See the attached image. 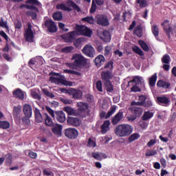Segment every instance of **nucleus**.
<instances>
[{
	"label": "nucleus",
	"instance_id": "1",
	"mask_svg": "<svg viewBox=\"0 0 176 176\" xmlns=\"http://www.w3.org/2000/svg\"><path fill=\"white\" fill-rule=\"evenodd\" d=\"M84 35V36L91 37V30L85 25H76V31L67 33L65 36V42H72L75 39V35Z\"/></svg>",
	"mask_w": 176,
	"mask_h": 176
},
{
	"label": "nucleus",
	"instance_id": "2",
	"mask_svg": "<svg viewBox=\"0 0 176 176\" xmlns=\"http://www.w3.org/2000/svg\"><path fill=\"white\" fill-rule=\"evenodd\" d=\"M72 60L74 61L73 63H67L66 65L69 67V68H72V69H78V68H83V67H86L87 64H89V60L87 58H85L83 55L80 54H74L72 56Z\"/></svg>",
	"mask_w": 176,
	"mask_h": 176
},
{
	"label": "nucleus",
	"instance_id": "3",
	"mask_svg": "<svg viewBox=\"0 0 176 176\" xmlns=\"http://www.w3.org/2000/svg\"><path fill=\"white\" fill-rule=\"evenodd\" d=\"M50 82L59 86H72V82L65 80V76L58 73L50 74Z\"/></svg>",
	"mask_w": 176,
	"mask_h": 176
},
{
	"label": "nucleus",
	"instance_id": "4",
	"mask_svg": "<svg viewBox=\"0 0 176 176\" xmlns=\"http://www.w3.org/2000/svg\"><path fill=\"white\" fill-rule=\"evenodd\" d=\"M117 137H127L133 133V127L129 124H120L114 131Z\"/></svg>",
	"mask_w": 176,
	"mask_h": 176
},
{
	"label": "nucleus",
	"instance_id": "5",
	"mask_svg": "<svg viewBox=\"0 0 176 176\" xmlns=\"http://www.w3.org/2000/svg\"><path fill=\"white\" fill-rule=\"evenodd\" d=\"M78 113L80 116H86L89 113V104L85 102H78L77 103Z\"/></svg>",
	"mask_w": 176,
	"mask_h": 176
},
{
	"label": "nucleus",
	"instance_id": "6",
	"mask_svg": "<svg viewBox=\"0 0 176 176\" xmlns=\"http://www.w3.org/2000/svg\"><path fill=\"white\" fill-rule=\"evenodd\" d=\"M24 36L26 42H30V43L34 42V32L32 31V25L31 23L28 24V28L25 32Z\"/></svg>",
	"mask_w": 176,
	"mask_h": 176
},
{
	"label": "nucleus",
	"instance_id": "7",
	"mask_svg": "<svg viewBox=\"0 0 176 176\" xmlns=\"http://www.w3.org/2000/svg\"><path fill=\"white\" fill-rule=\"evenodd\" d=\"M157 102L159 104V105H162V107H170L171 100L170 97L166 95H162L157 98Z\"/></svg>",
	"mask_w": 176,
	"mask_h": 176
},
{
	"label": "nucleus",
	"instance_id": "8",
	"mask_svg": "<svg viewBox=\"0 0 176 176\" xmlns=\"http://www.w3.org/2000/svg\"><path fill=\"white\" fill-rule=\"evenodd\" d=\"M65 135L67 138H70V140H76V138H78V135H79V132L75 128H69L65 130Z\"/></svg>",
	"mask_w": 176,
	"mask_h": 176
},
{
	"label": "nucleus",
	"instance_id": "9",
	"mask_svg": "<svg viewBox=\"0 0 176 176\" xmlns=\"http://www.w3.org/2000/svg\"><path fill=\"white\" fill-rule=\"evenodd\" d=\"M82 52L85 56L87 57H91V58H93L96 54L94 47H93V46H91L90 44L86 45L82 50Z\"/></svg>",
	"mask_w": 176,
	"mask_h": 176
},
{
	"label": "nucleus",
	"instance_id": "10",
	"mask_svg": "<svg viewBox=\"0 0 176 176\" xmlns=\"http://www.w3.org/2000/svg\"><path fill=\"white\" fill-rule=\"evenodd\" d=\"M97 24L102 25V27H108L109 25V21L108 20V16L105 15H98L96 17Z\"/></svg>",
	"mask_w": 176,
	"mask_h": 176
},
{
	"label": "nucleus",
	"instance_id": "11",
	"mask_svg": "<svg viewBox=\"0 0 176 176\" xmlns=\"http://www.w3.org/2000/svg\"><path fill=\"white\" fill-rule=\"evenodd\" d=\"M45 25L47 28L49 32H57V25L52 20H47Z\"/></svg>",
	"mask_w": 176,
	"mask_h": 176
},
{
	"label": "nucleus",
	"instance_id": "12",
	"mask_svg": "<svg viewBox=\"0 0 176 176\" xmlns=\"http://www.w3.org/2000/svg\"><path fill=\"white\" fill-rule=\"evenodd\" d=\"M115 112H116V107H115V106H113L111 107L110 110L107 112V113L105 111H102L100 113V116L101 119H109L112 116V114L115 113Z\"/></svg>",
	"mask_w": 176,
	"mask_h": 176
},
{
	"label": "nucleus",
	"instance_id": "13",
	"mask_svg": "<svg viewBox=\"0 0 176 176\" xmlns=\"http://www.w3.org/2000/svg\"><path fill=\"white\" fill-rule=\"evenodd\" d=\"M109 126H111V121H109V120L104 121L100 127L101 133L107 134V133H108V131H109L111 130V127H109Z\"/></svg>",
	"mask_w": 176,
	"mask_h": 176
},
{
	"label": "nucleus",
	"instance_id": "14",
	"mask_svg": "<svg viewBox=\"0 0 176 176\" xmlns=\"http://www.w3.org/2000/svg\"><path fill=\"white\" fill-rule=\"evenodd\" d=\"M123 119V111H120L111 120V123L113 126L118 124L120 120Z\"/></svg>",
	"mask_w": 176,
	"mask_h": 176
},
{
	"label": "nucleus",
	"instance_id": "15",
	"mask_svg": "<svg viewBox=\"0 0 176 176\" xmlns=\"http://www.w3.org/2000/svg\"><path fill=\"white\" fill-rule=\"evenodd\" d=\"M23 113L26 118H32V107L28 104H23Z\"/></svg>",
	"mask_w": 176,
	"mask_h": 176
},
{
	"label": "nucleus",
	"instance_id": "16",
	"mask_svg": "<svg viewBox=\"0 0 176 176\" xmlns=\"http://www.w3.org/2000/svg\"><path fill=\"white\" fill-rule=\"evenodd\" d=\"M162 27L164 28V31L166 32V34H170L173 29L171 26H170V21L164 20V22L161 24Z\"/></svg>",
	"mask_w": 176,
	"mask_h": 176
},
{
	"label": "nucleus",
	"instance_id": "17",
	"mask_svg": "<svg viewBox=\"0 0 176 176\" xmlns=\"http://www.w3.org/2000/svg\"><path fill=\"white\" fill-rule=\"evenodd\" d=\"M102 79L107 83V82H111L112 78V73L109 71L102 72L101 74Z\"/></svg>",
	"mask_w": 176,
	"mask_h": 176
},
{
	"label": "nucleus",
	"instance_id": "18",
	"mask_svg": "<svg viewBox=\"0 0 176 176\" xmlns=\"http://www.w3.org/2000/svg\"><path fill=\"white\" fill-rule=\"evenodd\" d=\"M67 123L70 126H75L78 127V126H80V120L76 118L70 117L67 119Z\"/></svg>",
	"mask_w": 176,
	"mask_h": 176
},
{
	"label": "nucleus",
	"instance_id": "19",
	"mask_svg": "<svg viewBox=\"0 0 176 176\" xmlns=\"http://www.w3.org/2000/svg\"><path fill=\"white\" fill-rule=\"evenodd\" d=\"M55 115L56 116V120L60 123H64L66 120L65 113L63 111H56Z\"/></svg>",
	"mask_w": 176,
	"mask_h": 176
},
{
	"label": "nucleus",
	"instance_id": "20",
	"mask_svg": "<svg viewBox=\"0 0 176 176\" xmlns=\"http://www.w3.org/2000/svg\"><path fill=\"white\" fill-rule=\"evenodd\" d=\"M72 96L73 98L76 100H80L83 96V92L80 90H76L75 89H72Z\"/></svg>",
	"mask_w": 176,
	"mask_h": 176
},
{
	"label": "nucleus",
	"instance_id": "21",
	"mask_svg": "<svg viewBox=\"0 0 176 176\" xmlns=\"http://www.w3.org/2000/svg\"><path fill=\"white\" fill-rule=\"evenodd\" d=\"M133 82L135 83V85H144V82L145 81L144 80V78H142V77L136 76L133 78V80H131L128 82V86H130V85H131Z\"/></svg>",
	"mask_w": 176,
	"mask_h": 176
},
{
	"label": "nucleus",
	"instance_id": "22",
	"mask_svg": "<svg viewBox=\"0 0 176 176\" xmlns=\"http://www.w3.org/2000/svg\"><path fill=\"white\" fill-rule=\"evenodd\" d=\"M34 115H35V120L37 123H42V122H43V117H42L41 111L38 108H35Z\"/></svg>",
	"mask_w": 176,
	"mask_h": 176
},
{
	"label": "nucleus",
	"instance_id": "23",
	"mask_svg": "<svg viewBox=\"0 0 176 176\" xmlns=\"http://www.w3.org/2000/svg\"><path fill=\"white\" fill-rule=\"evenodd\" d=\"M129 109L131 111L132 113H134L136 116H140L144 112V109L141 107H132Z\"/></svg>",
	"mask_w": 176,
	"mask_h": 176
},
{
	"label": "nucleus",
	"instance_id": "24",
	"mask_svg": "<svg viewBox=\"0 0 176 176\" xmlns=\"http://www.w3.org/2000/svg\"><path fill=\"white\" fill-rule=\"evenodd\" d=\"M105 63V58L102 55H98L95 58V64L97 67H101Z\"/></svg>",
	"mask_w": 176,
	"mask_h": 176
},
{
	"label": "nucleus",
	"instance_id": "25",
	"mask_svg": "<svg viewBox=\"0 0 176 176\" xmlns=\"http://www.w3.org/2000/svg\"><path fill=\"white\" fill-rule=\"evenodd\" d=\"M13 96L16 98H19V100H24V92L21 91L20 89H17L13 91Z\"/></svg>",
	"mask_w": 176,
	"mask_h": 176
},
{
	"label": "nucleus",
	"instance_id": "26",
	"mask_svg": "<svg viewBox=\"0 0 176 176\" xmlns=\"http://www.w3.org/2000/svg\"><path fill=\"white\" fill-rule=\"evenodd\" d=\"M45 126H47L48 127H53L54 126V122H53V120L47 113L45 114Z\"/></svg>",
	"mask_w": 176,
	"mask_h": 176
},
{
	"label": "nucleus",
	"instance_id": "27",
	"mask_svg": "<svg viewBox=\"0 0 176 176\" xmlns=\"http://www.w3.org/2000/svg\"><path fill=\"white\" fill-rule=\"evenodd\" d=\"M100 38L101 39H102V41H104V42H111V34H109V32H108L107 30H104L102 32V35Z\"/></svg>",
	"mask_w": 176,
	"mask_h": 176
},
{
	"label": "nucleus",
	"instance_id": "28",
	"mask_svg": "<svg viewBox=\"0 0 176 176\" xmlns=\"http://www.w3.org/2000/svg\"><path fill=\"white\" fill-rule=\"evenodd\" d=\"M63 130V126L60 125V124H56L55 126H54V127L52 128V131L54 134H56V135H61V131Z\"/></svg>",
	"mask_w": 176,
	"mask_h": 176
},
{
	"label": "nucleus",
	"instance_id": "29",
	"mask_svg": "<svg viewBox=\"0 0 176 176\" xmlns=\"http://www.w3.org/2000/svg\"><path fill=\"white\" fill-rule=\"evenodd\" d=\"M21 113V106L18 105L14 107V110H13V116L15 118V119H17L19 116H20V113Z\"/></svg>",
	"mask_w": 176,
	"mask_h": 176
},
{
	"label": "nucleus",
	"instance_id": "30",
	"mask_svg": "<svg viewBox=\"0 0 176 176\" xmlns=\"http://www.w3.org/2000/svg\"><path fill=\"white\" fill-rule=\"evenodd\" d=\"M39 93H41L39 89H32L31 96L33 98H34V100H41L42 98L41 97Z\"/></svg>",
	"mask_w": 176,
	"mask_h": 176
},
{
	"label": "nucleus",
	"instance_id": "31",
	"mask_svg": "<svg viewBox=\"0 0 176 176\" xmlns=\"http://www.w3.org/2000/svg\"><path fill=\"white\" fill-rule=\"evenodd\" d=\"M56 9L58 10H65V12H71V10H72L71 8L66 6L65 3H60L56 5Z\"/></svg>",
	"mask_w": 176,
	"mask_h": 176
},
{
	"label": "nucleus",
	"instance_id": "32",
	"mask_svg": "<svg viewBox=\"0 0 176 176\" xmlns=\"http://www.w3.org/2000/svg\"><path fill=\"white\" fill-rule=\"evenodd\" d=\"M153 118V113L148 111H145L142 117V120H149V119H152Z\"/></svg>",
	"mask_w": 176,
	"mask_h": 176
},
{
	"label": "nucleus",
	"instance_id": "33",
	"mask_svg": "<svg viewBox=\"0 0 176 176\" xmlns=\"http://www.w3.org/2000/svg\"><path fill=\"white\" fill-rule=\"evenodd\" d=\"M157 86L158 87H162V89H168V87H170V83L163 80H159L157 83Z\"/></svg>",
	"mask_w": 176,
	"mask_h": 176
},
{
	"label": "nucleus",
	"instance_id": "34",
	"mask_svg": "<svg viewBox=\"0 0 176 176\" xmlns=\"http://www.w3.org/2000/svg\"><path fill=\"white\" fill-rule=\"evenodd\" d=\"M151 31L155 38H157L159 36V27H157V25H155V24L152 25Z\"/></svg>",
	"mask_w": 176,
	"mask_h": 176
},
{
	"label": "nucleus",
	"instance_id": "35",
	"mask_svg": "<svg viewBox=\"0 0 176 176\" xmlns=\"http://www.w3.org/2000/svg\"><path fill=\"white\" fill-rule=\"evenodd\" d=\"M138 43L144 52L149 51V46H148V44H146V43H145V41H144L142 40H139Z\"/></svg>",
	"mask_w": 176,
	"mask_h": 176
},
{
	"label": "nucleus",
	"instance_id": "36",
	"mask_svg": "<svg viewBox=\"0 0 176 176\" xmlns=\"http://www.w3.org/2000/svg\"><path fill=\"white\" fill-rule=\"evenodd\" d=\"M146 100H148V96H144V95L139 96V98H138L139 106L142 107L145 103V101H146Z\"/></svg>",
	"mask_w": 176,
	"mask_h": 176
},
{
	"label": "nucleus",
	"instance_id": "37",
	"mask_svg": "<svg viewBox=\"0 0 176 176\" xmlns=\"http://www.w3.org/2000/svg\"><path fill=\"white\" fill-rule=\"evenodd\" d=\"M104 86L107 93H112V91H113V85H112V82H111V81L105 82Z\"/></svg>",
	"mask_w": 176,
	"mask_h": 176
},
{
	"label": "nucleus",
	"instance_id": "38",
	"mask_svg": "<svg viewBox=\"0 0 176 176\" xmlns=\"http://www.w3.org/2000/svg\"><path fill=\"white\" fill-rule=\"evenodd\" d=\"M53 19L56 21H60V20H63V13L60 11L55 12L53 14Z\"/></svg>",
	"mask_w": 176,
	"mask_h": 176
},
{
	"label": "nucleus",
	"instance_id": "39",
	"mask_svg": "<svg viewBox=\"0 0 176 176\" xmlns=\"http://www.w3.org/2000/svg\"><path fill=\"white\" fill-rule=\"evenodd\" d=\"M133 34L139 38H141V36H142V28L140 25H138L135 29Z\"/></svg>",
	"mask_w": 176,
	"mask_h": 176
},
{
	"label": "nucleus",
	"instance_id": "40",
	"mask_svg": "<svg viewBox=\"0 0 176 176\" xmlns=\"http://www.w3.org/2000/svg\"><path fill=\"white\" fill-rule=\"evenodd\" d=\"M170 61L171 58H170V55L167 54L164 55L162 58V63L163 64H170Z\"/></svg>",
	"mask_w": 176,
	"mask_h": 176
},
{
	"label": "nucleus",
	"instance_id": "41",
	"mask_svg": "<svg viewBox=\"0 0 176 176\" xmlns=\"http://www.w3.org/2000/svg\"><path fill=\"white\" fill-rule=\"evenodd\" d=\"M63 110L65 111V112H67L70 116L75 115L76 113V111L74 109V108L69 106L64 107Z\"/></svg>",
	"mask_w": 176,
	"mask_h": 176
},
{
	"label": "nucleus",
	"instance_id": "42",
	"mask_svg": "<svg viewBox=\"0 0 176 176\" xmlns=\"http://www.w3.org/2000/svg\"><path fill=\"white\" fill-rule=\"evenodd\" d=\"M67 5H69V6H71V8H73L74 10H77V12H80V8H79V6H78L76 3H74L72 1L69 0L67 1Z\"/></svg>",
	"mask_w": 176,
	"mask_h": 176
},
{
	"label": "nucleus",
	"instance_id": "43",
	"mask_svg": "<svg viewBox=\"0 0 176 176\" xmlns=\"http://www.w3.org/2000/svg\"><path fill=\"white\" fill-rule=\"evenodd\" d=\"M67 5H69V6H71V8H73L74 10H77V12H80V8H79V6H78L76 3H74L72 1L69 0L67 1Z\"/></svg>",
	"mask_w": 176,
	"mask_h": 176
},
{
	"label": "nucleus",
	"instance_id": "44",
	"mask_svg": "<svg viewBox=\"0 0 176 176\" xmlns=\"http://www.w3.org/2000/svg\"><path fill=\"white\" fill-rule=\"evenodd\" d=\"M132 50L139 56H144V52H142V50H141L138 46L135 45L132 47Z\"/></svg>",
	"mask_w": 176,
	"mask_h": 176
},
{
	"label": "nucleus",
	"instance_id": "45",
	"mask_svg": "<svg viewBox=\"0 0 176 176\" xmlns=\"http://www.w3.org/2000/svg\"><path fill=\"white\" fill-rule=\"evenodd\" d=\"M157 79V76L156 75V74H155L149 78L150 86H152V87L155 86V85H156Z\"/></svg>",
	"mask_w": 176,
	"mask_h": 176
},
{
	"label": "nucleus",
	"instance_id": "46",
	"mask_svg": "<svg viewBox=\"0 0 176 176\" xmlns=\"http://www.w3.org/2000/svg\"><path fill=\"white\" fill-rule=\"evenodd\" d=\"M10 127V123L8 121H0V129H9Z\"/></svg>",
	"mask_w": 176,
	"mask_h": 176
},
{
	"label": "nucleus",
	"instance_id": "47",
	"mask_svg": "<svg viewBox=\"0 0 176 176\" xmlns=\"http://www.w3.org/2000/svg\"><path fill=\"white\" fill-rule=\"evenodd\" d=\"M140 135L139 133H133L129 138V142H133L135 141V140H138L140 138Z\"/></svg>",
	"mask_w": 176,
	"mask_h": 176
},
{
	"label": "nucleus",
	"instance_id": "48",
	"mask_svg": "<svg viewBox=\"0 0 176 176\" xmlns=\"http://www.w3.org/2000/svg\"><path fill=\"white\" fill-rule=\"evenodd\" d=\"M136 2L140 8H146L148 5L146 0H136Z\"/></svg>",
	"mask_w": 176,
	"mask_h": 176
},
{
	"label": "nucleus",
	"instance_id": "49",
	"mask_svg": "<svg viewBox=\"0 0 176 176\" xmlns=\"http://www.w3.org/2000/svg\"><path fill=\"white\" fill-rule=\"evenodd\" d=\"M0 27H2V28H6V30H9L8 21H3V18H0Z\"/></svg>",
	"mask_w": 176,
	"mask_h": 176
},
{
	"label": "nucleus",
	"instance_id": "50",
	"mask_svg": "<svg viewBox=\"0 0 176 176\" xmlns=\"http://www.w3.org/2000/svg\"><path fill=\"white\" fill-rule=\"evenodd\" d=\"M155 155H157L156 150L149 149L146 152V156H155Z\"/></svg>",
	"mask_w": 176,
	"mask_h": 176
},
{
	"label": "nucleus",
	"instance_id": "51",
	"mask_svg": "<svg viewBox=\"0 0 176 176\" xmlns=\"http://www.w3.org/2000/svg\"><path fill=\"white\" fill-rule=\"evenodd\" d=\"M74 51V47L68 46L62 49L63 53H71Z\"/></svg>",
	"mask_w": 176,
	"mask_h": 176
},
{
	"label": "nucleus",
	"instance_id": "52",
	"mask_svg": "<svg viewBox=\"0 0 176 176\" xmlns=\"http://www.w3.org/2000/svg\"><path fill=\"white\" fill-rule=\"evenodd\" d=\"M96 89L98 91H100V93H102L103 90H102V82H101V80H98L96 82Z\"/></svg>",
	"mask_w": 176,
	"mask_h": 176
},
{
	"label": "nucleus",
	"instance_id": "53",
	"mask_svg": "<svg viewBox=\"0 0 176 176\" xmlns=\"http://www.w3.org/2000/svg\"><path fill=\"white\" fill-rule=\"evenodd\" d=\"M87 146H89V148H96V141L93 140L91 138H89L88 140Z\"/></svg>",
	"mask_w": 176,
	"mask_h": 176
},
{
	"label": "nucleus",
	"instance_id": "54",
	"mask_svg": "<svg viewBox=\"0 0 176 176\" xmlns=\"http://www.w3.org/2000/svg\"><path fill=\"white\" fill-rule=\"evenodd\" d=\"M146 100L142 107H145L146 108H150V107H152V105H153V104L152 103V100H151L150 99H146Z\"/></svg>",
	"mask_w": 176,
	"mask_h": 176
},
{
	"label": "nucleus",
	"instance_id": "55",
	"mask_svg": "<svg viewBox=\"0 0 176 176\" xmlns=\"http://www.w3.org/2000/svg\"><path fill=\"white\" fill-rule=\"evenodd\" d=\"M82 21H86L87 23H89V24H93V23H94V19L93 16H87L82 19Z\"/></svg>",
	"mask_w": 176,
	"mask_h": 176
},
{
	"label": "nucleus",
	"instance_id": "56",
	"mask_svg": "<svg viewBox=\"0 0 176 176\" xmlns=\"http://www.w3.org/2000/svg\"><path fill=\"white\" fill-rule=\"evenodd\" d=\"M65 74H69L71 75H78V72H76L75 70H71V69H65L64 70Z\"/></svg>",
	"mask_w": 176,
	"mask_h": 176
},
{
	"label": "nucleus",
	"instance_id": "57",
	"mask_svg": "<svg viewBox=\"0 0 176 176\" xmlns=\"http://www.w3.org/2000/svg\"><path fill=\"white\" fill-rule=\"evenodd\" d=\"M14 25L16 30H21V27H23V25H21V21L19 20L14 21Z\"/></svg>",
	"mask_w": 176,
	"mask_h": 176
},
{
	"label": "nucleus",
	"instance_id": "58",
	"mask_svg": "<svg viewBox=\"0 0 176 176\" xmlns=\"http://www.w3.org/2000/svg\"><path fill=\"white\" fill-rule=\"evenodd\" d=\"M43 93H44V94H45V96H47V97H50L51 98H53V97H54V95H53V94L50 93L49 91H47L45 89H42Z\"/></svg>",
	"mask_w": 176,
	"mask_h": 176
},
{
	"label": "nucleus",
	"instance_id": "59",
	"mask_svg": "<svg viewBox=\"0 0 176 176\" xmlns=\"http://www.w3.org/2000/svg\"><path fill=\"white\" fill-rule=\"evenodd\" d=\"M45 109H46L47 112H48V113H50V115H51L52 118H54V111H53V109H52V108L46 106Z\"/></svg>",
	"mask_w": 176,
	"mask_h": 176
},
{
	"label": "nucleus",
	"instance_id": "60",
	"mask_svg": "<svg viewBox=\"0 0 176 176\" xmlns=\"http://www.w3.org/2000/svg\"><path fill=\"white\" fill-rule=\"evenodd\" d=\"M92 156L94 159H96V160H102V157H101V155L98 153H93Z\"/></svg>",
	"mask_w": 176,
	"mask_h": 176
},
{
	"label": "nucleus",
	"instance_id": "61",
	"mask_svg": "<svg viewBox=\"0 0 176 176\" xmlns=\"http://www.w3.org/2000/svg\"><path fill=\"white\" fill-rule=\"evenodd\" d=\"M43 174L46 176H54L53 172L49 169H44Z\"/></svg>",
	"mask_w": 176,
	"mask_h": 176
},
{
	"label": "nucleus",
	"instance_id": "62",
	"mask_svg": "<svg viewBox=\"0 0 176 176\" xmlns=\"http://www.w3.org/2000/svg\"><path fill=\"white\" fill-rule=\"evenodd\" d=\"M28 16H30V17H32L33 20H35L36 17H38V15H36V13L31 11L28 12Z\"/></svg>",
	"mask_w": 176,
	"mask_h": 176
},
{
	"label": "nucleus",
	"instance_id": "63",
	"mask_svg": "<svg viewBox=\"0 0 176 176\" xmlns=\"http://www.w3.org/2000/svg\"><path fill=\"white\" fill-rule=\"evenodd\" d=\"M26 3H29V5H39V1L38 0H28L26 1Z\"/></svg>",
	"mask_w": 176,
	"mask_h": 176
},
{
	"label": "nucleus",
	"instance_id": "64",
	"mask_svg": "<svg viewBox=\"0 0 176 176\" xmlns=\"http://www.w3.org/2000/svg\"><path fill=\"white\" fill-rule=\"evenodd\" d=\"M61 101L62 102H63V104H65L66 105L71 104L73 102L72 100L67 98L61 99Z\"/></svg>",
	"mask_w": 176,
	"mask_h": 176
}]
</instances>
